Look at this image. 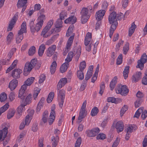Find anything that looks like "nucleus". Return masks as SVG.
<instances>
[{"instance_id":"obj_35","label":"nucleus","mask_w":147,"mask_h":147,"mask_svg":"<svg viewBox=\"0 0 147 147\" xmlns=\"http://www.w3.org/2000/svg\"><path fill=\"white\" fill-rule=\"evenodd\" d=\"M9 107V105L8 103L6 104L2 107L0 108V116L1 114L5 111Z\"/></svg>"},{"instance_id":"obj_32","label":"nucleus","mask_w":147,"mask_h":147,"mask_svg":"<svg viewBox=\"0 0 147 147\" xmlns=\"http://www.w3.org/2000/svg\"><path fill=\"white\" fill-rule=\"evenodd\" d=\"M18 61L17 60H15L12 63L11 65L7 69L6 71V73H8L11 70L13 69L16 66Z\"/></svg>"},{"instance_id":"obj_62","label":"nucleus","mask_w":147,"mask_h":147,"mask_svg":"<svg viewBox=\"0 0 147 147\" xmlns=\"http://www.w3.org/2000/svg\"><path fill=\"white\" fill-rule=\"evenodd\" d=\"M15 93L13 92H11L9 95V97L11 101H13L15 98Z\"/></svg>"},{"instance_id":"obj_37","label":"nucleus","mask_w":147,"mask_h":147,"mask_svg":"<svg viewBox=\"0 0 147 147\" xmlns=\"http://www.w3.org/2000/svg\"><path fill=\"white\" fill-rule=\"evenodd\" d=\"M32 95L31 94H29L28 96H27L25 100V103L24 104L26 105L29 104L31 102L32 100Z\"/></svg>"},{"instance_id":"obj_2","label":"nucleus","mask_w":147,"mask_h":147,"mask_svg":"<svg viewBox=\"0 0 147 147\" xmlns=\"http://www.w3.org/2000/svg\"><path fill=\"white\" fill-rule=\"evenodd\" d=\"M67 82L66 78H61L59 81L57 86V90L59 91L58 93V100L59 102V105L60 107H61L63 106V104L64 102L65 96V92L64 90L61 89L59 90Z\"/></svg>"},{"instance_id":"obj_51","label":"nucleus","mask_w":147,"mask_h":147,"mask_svg":"<svg viewBox=\"0 0 147 147\" xmlns=\"http://www.w3.org/2000/svg\"><path fill=\"white\" fill-rule=\"evenodd\" d=\"M139 60L141 61L144 63H146L147 61V55L145 53L143 54Z\"/></svg>"},{"instance_id":"obj_17","label":"nucleus","mask_w":147,"mask_h":147,"mask_svg":"<svg viewBox=\"0 0 147 147\" xmlns=\"http://www.w3.org/2000/svg\"><path fill=\"white\" fill-rule=\"evenodd\" d=\"M18 84V81L16 79L12 80L9 83V87L11 90H13L16 88Z\"/></svg>"},{"instance_id":"obj_1","label":"nucleus","mask_w":147,"mask_h":147,"mask_svg":"<svg viewBox=\"0 0 147 147\" xmlns=\"http://www.w3.org/2000/svg\"><path fill=\"white\" fill-rule=\"evenodd\" d=\"M124 15L121 13L117 14L116 12L113 11L111 13L108 17V20L111 26L109 30V36L111 38L114 31L118 25L117 20H120L124 17Z\"/></svg>"},{"instance_id":"obj_21","label":"nucleus","mask_w":147,"mask_h":147,"mask_svg":"<svg viewBox=\"0 0 147 147\" xmlns=\"http://www.w3.org/2000/svg\"><path fill=\"white\" fill-rule=\"evenodd\" d=\"M77 21L76 18L74 16H71L69 17L66 19L65 21V23L66 24L68 23L69 22H71L73 24L75 23Z\"/></svg>"},{"instance_id":"obj_8","label":"nucleus","mask_w":147,"mask_h":147,"mask_svg":"<svg viewBox=\"0 0 147 147\" xmlns=\"http://www.w3.org/2000/svg\"><path fill=\"white\" fill-rule=\"evenodd\" d=\"M26 89L25 85H23L22 86L19 91L18 98H20V99L23 100L24 99L26 95L25 92Z\"/></svg>"},{"instance_id":"obj_41","label":"nucleus","mask_w":147,"mask_h":147,"mask_svg":"<svg viewBox=\"0 0 147 147\" xmlns=\"http://www.w3.org/2000/svg\"><path fill=\"white\" fill-rule=\"evenodd\" d=\"M105 84L104 82H101L100 86V90L99 91V93L101 95H102L104 91L105 88Z\"/></svg>"},{"instance_id":"obj_56","label":"nucleus","mask_w":147,"mask_h":147,"mask_svg":"<svg viewBox=\"0 0 147 147\" xmlns=\"http://www.w3.org/2000/svg\"><path fill=\"white\" fill-rule=\"evenodd\" d=\"M142 102V99H138L136 102H135V107L136 108L139 107L140 105Z\"/></svg>"},{"instance_id":"obj_64","label":"nucleus","mask_w":147,"mask_h":147,"mask_svg":"<svg viewBox=\"0 0 147 147\" xmlns=\"http://www.w3.org/2000/svg\"><path fill=\"white\" fill-rule=\"evenodd\" d=\"M142 84L144 85L147 84V75H145L142 79Z\"/></svg>"},{"instance_id":"obj_18","label":"nucleus","mask_w":147,"mask_h":147,"mask_svg":"<svg viewBox=\"0 0 147 147\" xmlns=\"http://www.w3.org/2000/svg\"><path fill=\"white\" fill-rule=\"evenodd\" d=\"M49 30L43 29L41 32V35H42L44 38H47L49 36L52 34L54 30L52 29L51 31L48 32Z\"/></svg>"},{"instance_id":"obj_23","label":"nucleus","mask_w":147,"mask_h":147,"mask_svg":"<svg viewBox=\"0 0 147 147\" xmlns=\"http://www.w3.org/2000/svg\"><path fill=\"white\" fill-rule=\"evenodd\" d=\"M34 80V77H32L28 78L25 81L23 85H25V87L26 88L27 86H30L32 84Z\"/></svg>"},{"instance_id":"obj_58","label":"nucleus","mask_w":147,"mask_h":147,"mask_svg":"<svg viewBox=\"0 0 147 147\" xmlns=\"http://www.w3.org/2000/svg\"><path fill=\"white\" fill-rule=\"evenodd\" d=\"M92 73L89 72V71H88L87 73L85 76V80L86 81H87L91 77L92 75Z\"/></svg>"},{"instance_id":"obj_3","label":"nucleus","mask_w":147,"mask_h":147,"mask_svg":"<svg viewBox=\"0 0 147 147\" xmlns=\"http://www.w3.org/2000/svg\"><path fill=\"white\" fill-rule=\"evenodd\" d=\"M73 53L72 52H69L67 55V58L65 59V62L63 64L60 68V71L63 73L69 67V62L72 59L73 57Z\"/></svg>"},{"instance_id":"obj_29","label":"nucleus","mask_w":147,"mask_h":147,"mask_svg":"<svg viewBox=\"0 0 147 147\" xmlns=\"http://www.w3.org/2000/svg\"><path fill=\"white\" fill-rule=\"evenodd\" d=\"M45 48V46L43 44H42L40 46L38 51V54L41 57L42 55Z\"/></svg>"},{"instance_id":"obj_45","label":"nucleus","mask_w":147,"mask_h":147,"mask_svg":"<svg viewBox=\"0 0 147 147\" xmlns=\"http://www.w3.org/2000/svg\"><path fill=\"white\" fill-rule=\"evenodd\" d=\"M15 111L14 110H12L8 113L7 115V118L9 119L12 117L14 115Z\"/></svg>"},{"instance_id":"obj_28","label":"nucleus","mask_w":147,"mask_h":147,"mask_svg":"<svg viewBox=\"0 0 147 147\" xmlns=\"http://www.w3.org/2000/svg\"><path fill=\"white\" fill-rule=\"evenodd\" d=\"M57 138H55L54 136H52L51 138V143L52 144V147H56L58 144V140L59 138L58 136L56 137Z\"/></svg>"},{"instance_id":"obj_22","label":"nucleus","mask_w":147,"mask_h":147,"mask_svg":"<svg viewBox=\"0 0 147 147\" xmlns=\"http://www.w3.org/2000/svg\"><path fill=\"white\" fill-rule=\"evenodd\" d=\"M22 33L26 32V23L25 21H24L22 24L20 29L18 31Z\"/></svg>"},{"instance_id":"obj_54","label":"nucleus","mask_w":147,"mask_h":147,"mask_svg":"<svg viewBox=\"0 0 147 147\" xmlns=\"http://www.w3.org/2000/svg\"><path fill=\"white\" fill-rule=\"evenodd\" d=\"M82 139L81 137H79L76 142L74 147H80Z\"/></svg>"},{"instance_id":"obj_12","label":"nucleus","mask_w":147,"mask_h":147,"mask_svg":"<svg viewBox=\"0 0 147 147\" xmlns=\"http://www.w3.org/2000/svg\"><path fill=\"white\" fill-rule=\"evenodd\" d=\"M26 105L24 104H21L18 108L17 113L16 115V118L19 119L20 116L22 115V113L23 111L25 109V106Z\"/></svg>"},{"instance_id":"obj_36","label":"nucleus","mask_w":147,"mask_h":147,"mask_svg":"<svg viewBox=\"0 0 147 147\" xmlns=\"http://www.w3.org/2000/svg\"><path fill=\"white\" fill-rule=\"evenodd\" d=\"M54 94L53 92H51L50 93L47 98V102L48 103L51 102L54 97Z\"/></svg>"},{"instance_id":"obj_13","label":"nucleus","mask_w":147,"mask_h":147,"mask_svg":"<svg viewBox=\"0 0 147 147\" xmlns=\"http://www.w3.org/2000/svg\"><path fill=\"white\" fill-rule=\"evenodd\" d=\"M56 47L55 45H53L48 49L47 52V55L48 57L51 56L54 53L56 49Z\"/></svg>"},{"instance_id":"obj_48","label":"nucleus","mask_w":147,"mask_h":147,"mask_svg":"<svg viewBox=\"0 0 147 147\" xmlns=\"http://www.w3.org/2000/svg\"><path fill=\"white\" fill-rule=\"evenodd\" d=\"M53 24L52 20H50L47 23V25L43 29L45 30H49Z\"/></svg>"},{"instance_id":"obj_57","label":"nucleus","mask_w":147,"mask_h":147,"mask_svg":"<svg viewBox=\"0 0 147 147\" xmlns=\"http://www.w3.org/2000/svg\"><path fill=\"white\" fill-rule=\"evenodd\" d=\"M86 134L87 136L89 137H94L92 129L86 130Z\"/></svg>"},{"instance_id":"obj_34","label":"nucleus","mask_w":147,"mask_h":147,"mask_svg":"<svg viewBox=\"0 0 147 147\" xmlns=\"http://www.w3.org/2000/svg\"><path fill=\"white\" fill-rule=\"evenodd\" d=\"M74 28V26L73 24L69 26L66 34V36L67 37L70 36L71 34L72 33L73 30Z\"/></svg>"},{"instance_id":"obj_11","label":"nucleus","mask_w":147,"mask_h":147,"mask_svg":"<svg viewBox=\"0 0 147 147\" xmlns=\"http://www.w3.org/2000/svg\"><path fill=\"white\" fill-rule=\"evenodd\" d=\"M22 72V71L19 69H15L12 71L11 76L14 78L18 79L20 76V74Z\"/></svg>"},{"instance_id":"obj_53","label":"nucleus","mask_w":147,"mask_h":147,"mask_svg":"<svg viewBox=\"0 0 147 147\" xmlns=\"http://www.w3.org/2000/svg\"><path fill=\"white\" fill-rule=\"evenodd\" d=\"M123 56L122 55L120 54L118 57L117 60V65H120L122 62Z\"/></svg>"},{"instance_id":"obj_20","label":"nucleus","mask_w":147,"mask_h":147,"mask_svg":"<svg viewBox=\"0 0 147 147\" xmlns=\"http://www.w3.org/2000/svg\"><path fill=\"white\" fill-rule=\"evenodd\" d=\"M24 38L23 33L20 32H18V33L16 38V42L18 44L20 43Z\"/></svg>"},{"instance_id":"obj_38","label":"nucleus","mask_w":147,"mask_h":147,"mask_svg":"<svg viewBox=\"0 0 147 147\" xmlns=\"http://www.w3.org/2000/svg\"><path fill=\"white\" fill-rule=\"evenodd\" d=\"M99 112V110L98 108L95 107L93 108L91 111V115L92 116H94L96 115Z\"/></svg>"},{"instance_id":"obj_10","label":"nucleus","mask_w":147,"mask_h":147,"mask_svg":"<svg viewBox=\"0 0 147 147\" xmlns=\"http://www.w3.org/2000/svg\"><path fill=\"white\" fill-rule=\"evenodd\" d=\"M142 73L140 71H137L133 75L132 78L133 82H136L140 80L142 78Z\"/></svg>"},{"instance_id":"obj_33","label":"nucleus","mask_w":147,"mask_h":147,"mask_svg":"<svg viewBox=\"0 0 147 147\" xmlns=\"http://www.w3.org/2000/svg\"><path fill=\"white\" fill-rule=\"evenodd\" d=\"M143 109L144 108L143 107H140L135 113L134 117L138 118L139 117L141 113L142 112Z\"/></svg>"},{"instance_id":"obj_43","label":"nucleus","mask_w":147,"mask_h":147,"mask_svg":"<svg viewBox=\"0 0 147 147\" xmlns=\"http://www.w3.org/2000/svg\"><path fill=\"white\" fill-rule=\"evenodd\" d=\"M129 43L126 42L123 47V53L125 55H126L129 50Z\"/></svg>"},{"instance_id":"obj_49","label":"nucleus","mask_w":147,"mask_h":147,"mask_svg":"<svg viewBox=\"0 0 147 147\" xmlns=\"http://www.w3.org/2000/svg\"><path fill=\"white\" fill-rule=\"evenodd\" d=\"M67 14L65 11H63L60 14V18L61 20H63L67 17Z\"/></svg>"},{"instance_id":"obj_5","label":"nucleus","mask_w":147,"mask_h":147,"mask_svg":"<svg viewBox=\"0 0 147 147\" xmlns=\"http://www.w3.org/2000/svg\"><path fill=\"white\" fill-rule=\"evenodd\" d=\"M93 11V9L91 5H89L86 7L82 8L80 12L81 16H87L88 18H90L91 15Z\"/></svg>"},{"instance_id":"obj_6","label":"nucleus","mask_w":147,"mask_h":147,"mask_svg":"<svg viewBox=\"0 0 147 147\" xmlns=\"http://www.w3.org/2000/svg\"><path fill=\"white\" fill-rule=\"evenodd\" d=\"M115 90L117 94H120L121 95L124 96L127 95L129 91V89L126 85H122L121 87H117Z\"/></svg>"},{"instance_id":"obj_61","label":"nucleus","mask_w":147,"mask_h":147,"mask_svg":"<svg viewBox=\"0 0 147 147\" xmlns=\"http://www.w3.org/2000/svg\"><path fill=\"white\" fill-rule=\"evenodd\" d=\"M81 22L82 24H85L88 21V20L89 18H88L87 16H81Z\"/></svg>"},{"instance_id":"obj_55","label":"nucleus","mask_w":147,"mask_h":147,"mask_svg":"<svg viewBox=\"0 0 147 147\" xmlns=\"http://www.w3.org/2000/svg\"><path fill=\"white\" fill-rule=\"evenodd\" d=\"M86 67V65L85 61H84L81 62L80 65V70L83 71Z\"/></svg>"},{"instance_id":"obj_9","label":"nucleus","mask_w":147,"mask_h":147,"mask_svg":"<svg viewBox=\"0 0 147 147\" xmlns=\"http://www.w3.org/2000/svg\"><path fill=\"white\" fill-rule=\"evenodd\" d=\"M106 11L105 10H100L97 12L96 14V19L98 21L101 20L105 15Z\"/></svg>"},{"instance_id":"obj_26","label":"nucleus","mask_w":147,"mask_h":147,"mask_svg":"<svg viewBox=\"0 0 147 147\" xmlns=\"http://www.w3.org/2000/svg\"><path fill=\"white\" fill-rule=\"evenodd\" d=\"M86 115V112L83 111H80L79 115L78 118V122L80 123L82 121V119H84Z\"/></svg>"},{"instance_id":"obj_27","label":"nucleus","mask_w":147,"mask_h":147,"mask_svg":"<svg viewBox=\"0 0 147 147\" xmlns=\"http://www.w3.org/2000/svg\"><path fill=\"white\" fill-rule=\"evenodd\" d=\"M13 33L11 32H9L6 38L7 44L9 45L11 43L12 40L13 38Z\"/></svg>"},{"instance_id":"obj_7","label":"nucleus","mask_w":147,"mask_h":147,"mask_svg":"<svg viewBox=\"0 0 147 147\" xmlns=\"http://www.w3.org/2000/svg\"><path fill=\"white\" fill-rule=\"evenodd\" d=\"M18 12L16 13L12 18L7 29L8 31H11L14 25L16 23L18 19Z\"/></svg>"},{"instance_id":"obj_59","label":"nucleus","mask_w":147,"mask_h":147,"mask_svg":"<svg viewBox=\"0 0 147 147\" xmlns=\"http://www.w3.org/2000/svg\"><path fill=\"white\" fill-rule=\"evenodd\" d=\"M93 132L94 137L96 136L100 131L99 128L98 127H95L92 129Z\"/></svg>"},{"instance_id":"obj_52","label":"nucleus","mask_w":147,"mask_h":147,"mask_svg":"<svg viewBox=\"0 0 147 147\" xmlns=\"http://www.w3.org/2000/svg\"><path fill=\"white\" fill-rule=\"evenodd\" d=\"M106 138V135L103 133H100L99 134L96 136L97 140H104Z\"/></svg>"},{"instance_id":"obj_40","label":"nucleus","mask_w":147,"mask_h":147,"mask_svg":"<svg viewBox=\"0 0 147 147\" xmlns=\"http://www.w3.org/2000/svg\"><path fill=\"white\" fill-rule=\"evenodd\" d=\"M43 24L42 21L40 22L38 21V22L36 24L35 26L36 32H38L40 30Z\"/></svg>"},{"instance_id":"obj_19","label":"nucleus","mask_w":147,"mask_h":147,"mask_svg":"<svg viewBox=\"0 0 147 147\" xmlns=\"http://www.w3.org/2000/svg\"><path fill=\"white\" fill-rule=\"evenodd\" d=\"M28 0H18L17 3V6L18 8H20L22 7L27 6Z\"/></svg>"},{"instance_id":"obj_42","label":"nucleus","mask_w":147,"mask_h":147,"mask_svg":"<svg viewBox=\"0 0 147 147\" xmlns=\"http://www.w3.org/2000/svg\"><path fill=\"white\" fill-rule=\"evenodd\" d=\"M36 48L34 46L31 47L29 49L28 53L29 55L32 56L35 53Z\"/></svg>"},{"instance_id":"obj_14","label":"nucleus","mask_w":147,"mask_h":147,"mask_svg":"<svg viewBox=\"0 0 147 147\" xmlns=\"http://www.w3.org/2000/svg\"><path fill=\"white\" fill-rule=\"evenodd\" d=\"M115 127L118 133H119L122 131L124 129L123 123L121 121H118L116 123Z\"/></svg>"},{"instance_id":"obj_25","label":"nucleus","mask_w":147,"mask_h":147,"mask_svg":"<svg viewBox=\"0 0 147 147\" xmlns=\"http://www.w3.org/2000/svg\"><path fill=\"white\" fill-rule=\"evenodd\" d=\"M117 76H115L111 82L110 84V87L111 90H112L115 87L117 82Z\"/></svg>"},{"instance_id":"obj_15","label":"nucleus","mask_w":147,"mask_h":147,"mask_svg":"<svg viewBox=\"0 0 147 147\" xmlns=\"http://www.w3.org/2000/svg\"><path fill=\"white\" fill-rule=\"evenodd\" d=\"M8 133V128L5 127L2 130H0V140L2 139L3 140L6 137Z\"/></svg>"},{"instance_id":"obj_31","label":"nucleus","mask_w":147,"mask_h":147,"mask_svg":"<svg viewBox=\"0 0 147 147\" xmlns=\"http://www.w3.org/2000/svg\"><path fill=\"white\" fill-rule=\"evenodd\" d=\"M129 66H126L124 69L123 72V76L125 79H126L128 77V74L129 73Z\"/></svg>"},{"instance_id":"obj_60","label":"nucleus","mask_w":147,"mask_h":147,"mask_svg":"<svg viewBox=\"0 0 147 147\" xmlns=\"http://www.w3.org/2000/svg\"><path fill=\"white\" fill-rule=\"evenodd\" d=\"M31 121L30 120V116L29 115H27L25 118L24 123L26 125H28L30 123Z\"/></svg>"},{"instance_id":"obj_4","label":"nucleus","mask_w":147,"mask_h":147,"mask_svg":"<svg viewBox=\"0 0 147 147\" xmlns=\"http://www.w3.org/2000/svg\"><path fill=\"white\" fill-rule=\"evenodd\" d=\"M37 62V60L36 59H32L30 62H26L24 69V74L26 76L28 74L32 69L35 66Z\"/></svg>"},{"instance_id":"obj_47","label":"nucleus","mask_w":147,"mask_h":147,"mask_svg":"<svg viewBox=\"0 0 147 147\" xmlns=\"http://www.w3.org/2000/svg\"><path fill=\"white\" fill-rule=\"evenodd\" d=\"M128 106L127 105H124L120 111V115L122 117L128 109Z\"/></svg>"},{"instance_id":"obj_16","label":"nucleus","mask_w":147,"mask_h":147,"mask_svg":"<svg viewBox=\"0 0 147 147\" xmlns=\"http://www.w3.org/2000/svg\"><path fill=\"white\" fill-rule=\"evenodd\" d=\"M61 20L58 19L55 25V28L54 29L56 32H59L61 30L60 28L62 27L63 22Z\"/></svg>"},{"instance_id":"obj_39","label":"nucleus","mask_w":147,"mask_h":147,"mask_svg":"<svg viewBox=\"0 0 147 147\" xmlns=\"http://www.w3.org/2000/svg\"><path fill=\"white\" fill-rule=\"evenodd\" d=\"M77 77L80 80H82L84 78L83 71L78 70L77 71Z\"/></svg>"},{"instance_id":"obj_44","label":"nucleus","mask_w":147,"mask_h":147,"mask_svg":"<svg viewBox=\"0 0 147 147\" xmlns=\"http://www.w3.org/2000/svg\"><path fill=\"white\" fill-rule=\"evenodd\" d=\"M7 98V95L4 92H3L0 95V101L1 102L4 101Z\"/></svg>"},{"instance_id":"obj_63","label":"nucleus","mask_w":147,"mask_h":147,"mask_svg":"<svg viewBox=\"0 0 147 147\" xmlns=\"http://www.w3.org/2000/svg\"><path fill=\"white\" fill-rule=\"evenodd\" d=\"M128 2V0H122L121 4L124 8H125L127 6Z\"/></svg>"},{"instance_id":"obj_30","label":"nucleus","mask_w":147,"mask_h":147,"mask_svg":"<svg viewBox=\"0 0 147 147\" xmlns=\"http://www.w3.org/2000/svg\"><path fill=\"white\" fill-rule=\"evenodd\" d=\"M74 34L70 36L68 40L67 45V49H69L71 45L72 42L74 38Z\"/></svg>"},{"instance_id":"obj_46","label":"nucleus","mask_w":147,"mask_h":147,"mask_svg":"<svg viewBox=\"0 0 147 147\" xmlns=\"http://www.w3.org/2000/svg\"><path fill=\"white\" fill-rule=\"evenodd\" d=\"M56 115H51L50 114L49 117V119L48 120V122L49 125H51L55 120Z\"/></svg>"},{"instance_id":"obj_24","label":"nucleus","mask_w":147,"mask_h":147,"mask_svg":"<svg viewBox=\"0 0 147 147\" xmlns=\"http://www.w3.org/2000/svg\"><path fill=\"white\" fill-rule=\"evenodd\" d=\"M136 28V26L134 22L131 24V26L130 27L129 30V36H131L134 33Z\"/></svg>"},{"instance_id":"obj_50","label":"nucleus","mask_w":147,"mask_h":147,"mask_svg":"<svg viewBox=\"0 0 147 147\" xmlns=\"http://www.w3.org/2000/svg\"><path fill=\"white\" fill-rule=\"evenodd\" d=\"M144 63L142 62L141 61L138 60V65L136 66V67L140 68L141 70H142L144 68Z\"/></svg>"}]
</instances>
